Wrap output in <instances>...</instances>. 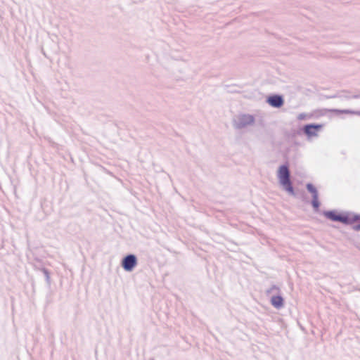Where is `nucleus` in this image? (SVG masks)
<instances>
[{
	"instance_id": "obj_17",
	"label": "nucleus",
	"mask_w": 360,
	"mask_h": 360,
	"mask_svg": "<svg viewBox=\"0 0 360 360\" xmlns=\"http://www.w3.org/2000/svg\"><path fill=\"white\" fill-rule=\"evenodd\" d=\"M41 53H42V54H43L45 57L48 58L47 55L46 54V53H45V51H44V50L43 49H41Z\"/></svg>"
},
{
	"instance_id": "obj_12",
	"label": "nucleus",
	"mask_w": 360,
	"mask_h": 360,
	"mask_svg": "<svg viewBox=\"0 0 360 360\" xmlns=\"http://www.w3.org/2000/svg\"><path fill=\"white\" fill-rule=\"evenodd\" d=\"M39 269L43 273L48 287H50L51 284L50 271L47 268H45V267H41V269Z\"/></svg>"
},
{
	"instance_id": "obj_8",
	"label": "nucleus",
	"mask_w": 360,
	"mask_h": 360,
	"mask_svg": "<svg viewBox=\"0 0 360 360\" xmlns=\"http://www.w3.org/2000/svg\"><path fill=\"white\" fill-rule=\"evenodd\" d=\"M270 303L276 309H282L285 305V300L281 292L273 295L270 298Z\"/></svg>"
},
{
	"instance_id": "obj_7",
	"label": "nucleus",
	"mask_w": 360,
	"mask_h": 360,
	"mask_svg": "<svg viewBox=\"0 0 360 360\" xmlns=\"http://www.w3.org/2000/svg\"><path fill=\"white\" fill-rule=\"evenodd\" d=\"M328 98H339L340 99L349 100L351 98L358 99L360 98V91H357L356 93H352V91L343 90L340 92L337 93L336 94L329 96L327 97Z\"/></svg>"
},
{
	"instance_id": "obj_1",
	"label": "nucleus",
	"mask_w": 360,
	"mask_h": 360,
	"mask_svg": "<svg viewBox=\"0 0 360 360\" xmlns=\"http://www.w3.org/2000/svg\"><path fill=\"white\" fill-rule=\"evenodd\" d=\"M322 214L331 221L340 222L345 225H352V226L356 221L360 220V214L349 211H339L335 209L323 210Z\"/></svg>"
},
{
	"instance_id": "obj_13",
	"label": "nucleus",
	"mask_w": 360,
	"mask_h": 360,
	"mask_svg": "<svg viewBox=\"0 0 360 360\" xmlns=\"http://www.w3.org/2000/svg\"><path fill=\"white\" fill-rule=\"evenodd\" d=\"M304 134V126L299 127L297 129H291L290 131V136L292 138H295L297 136H302Z\"/></svg>"
},
{
	"instance_id": "obj_5",
	"label": "nucleus",
	"mask_w": 360,
	"mask_h": 360,
	"mask_svg": "<svg viewBox=\"0 0 360 360\" xmlns=\"http://www.w3.org/2000/svg\"><path fill=\"white\" fill-rule=\"evenodd\" d=\"M304 126V133L308 141L314 137L318 136L319 132L323 128L322 123H307Z\"/></svg>"
},
{
	"instance_id": "obj_11",
	"label": "nucleus",
	"mask_w": 360,
	"mask_h": 360,
	"mask_svg": "<svg viewBox=\"0 0 360 360\" xmlns=\"http://www.w3.org/2000/svg\"><path fill=\"white\" fill-rule=\"evenodd\" d=\"M307 191L311 194V195H316L319 194V192L315 185L311 182H308L305 185Z\"/></svg>"
},
{
	"instance_id": "obj_4",
	"label": "nucleus",
	"mask_w": 360,
	"mask_h": 360,
	"mask_svg": "<svg viewBox=\"0 0 360 360\" xmlns=\"http://www.w3.org/2000/svg\"><path fill=\"white\" fill-rule=\"evenodd\" d=\"M138 265V258L135 254L128 253L124 255L120 262V266L127 272H131Z\"/></svg>"
},
{
	"instance_id": "obj_15",
	"label": "nucleus",
	"mask_w": 360,
	"mask_h": 360,
	"mask_svg": "<svg viewBox=\"0 0 360 360\" xmlns=\"http://www.w3.org/2000/svg\"><path fill=\"white\" fill-rule=\"evenodd\" d=\"M307 114L302 112V113H300L297 116V120H304L307 118Z\"/></svg>"
},
{
	"instance_id": "obj_14",
	"label": "nucleus",
	"mask_w": 360,
	"mask_h": 360,
	"mask_svg": "<svg viewBox=\"0 0 360 360\" xmlns=\"http://www.w3.org/2000/svg\"><path fill=\"white\" fill-rule=\"evenodd\" d=\"M281 292V289L280 288L276 285H272L269 289H267L266 290V295H270L271 294H272L273 292H275L276 293H278Z\"/></svg>"
},
{
	"instance_id": "obj_2",
	"label": "nucleus",
	"mask_w": 360,
	"mask_h": 360,
	"mask_svg": "<svg viewBox=\"0 0 360 360\" xmlns=\"http://www.w3.org/2000/svg\"><path fill=\"white\" fill-rule=\"evenodd\" d=\"M289 167L288 161H285L283 164L281 165L277 169L276 176L281 188L288 195L296 197L297 193L290 179V171Z\"/></svg>"
},
{
	"instance_id": "obj_9",
	"label": "nucleus",
	"mask_w": 360,
	"mask_h": 360,
	"mask_svg": "<svg viewBox=\"0 0 360 360\" xmlns=\"http://www.w3.org/2000/svg\"><path fill=\"white\" fill-rule=\"evenodd\" d=\"M310 204H311L314 212H319L320 207L321 205V202L319 200V194L311 196V200Z\"/></svg>"
},
{
	"instance_id": "obj_10",
	"label": "nucleus",
	"mask_w": 360,
	"mask_h": 360,
	"mask_svg": "<svg viewBox=\"0 0 360 360\" xmlns=\"http://www.w3.org/2000/svg\"><path fill=\"white\" fill-rule=\"evenodd\" d=\"M331 111L335 112L336 115L348 114L360 116V110H354L351 109H332Z\"/></svg>"
},
{
	"instance_id": "obj_6",
	"label": "nucleus",
	"mask_w": 360,
	"mask_h": 360,
	"mask_svg": "<svg viewBox=\"0 0 360 360\" xmlns=\"http://www.w3.org/2000/svg\"><path fill=\"white\" fill-rule=\"evenodd\" d=\"M284 98L281 94H273L266 98V103L271 107L279 108L284 104Z\"/></svg>"
},
{
	"instance_id": "obj_3",
	"label": "nucleus",
	"mask_w": 360,
	"mask_h": 360,
	"mask_svg": "<svg viewBox=\"0 0 360 360\" xmlns=\"http://www.w3.org/2000/svg\"><path fill=\"white\" fill-rule=\"evenodd\" d=\"M255 122V117L250 114H240L233 120L235 128L241 129L248 126L253 125Z\"/></svg>"
},
{
	"instance_id": "obj_16",
	"label": "nucleus",
	"mask_w": 360,
	"mask_h": 360,
	"mask_svg": "<svg viewBox=\"0 0 360 360\" xmlns=\"http://www.w3.org/2000/svg\"><path fill=\"white\" fill-rule=\"evenodd\" d=\"M352 229L354 231H360V222L359 223H356V224H354L352 226Z\"/></svg>"
}]
</instances>
